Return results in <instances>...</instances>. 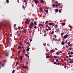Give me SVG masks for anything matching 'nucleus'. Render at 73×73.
<instances>
[{
  "instance_id": "f257e3e1",
  "label": "nucleus",
  "mask_w": 73,
  "mask_h": 73,
  "mask_svg": "<svg viewBox=\"0 0 73 73\" xmlns=\"http://www.w3.org/2000/svg\"><path fill=\"white\" fill-rule=\"evenodd\" d=\"M5 54L6 57H8L9 56V53L8 52H5Z\"/></svg>"
},
{
  "instance_id": "f03ea898",
  "label": "nucleus",
  "mask_w": 73,
  "mask_h": 73,
  "mask_svg": "<svg viewBox=\"0 0 73 73\" xmlns=\"http://www.w3.org/2000/svg\"><path fill=\"white\" fill-rule=\"evenodd\" d=\"M54 64L55 65H58L60 64V63L59 62H58V63H57L55 62H54Z\"/></svg>"
},
{
  "instance_id": "7ed1b4c3",
  "label": "nucleus",
  "mask_w": 73,
  "mask_h": 73,
  "mask_svg": "<svg viewBox=\"0 0 73 73\" xmlns=\"http://www.w3.org/2000/svg\"><path fill=\"white\" fill-rule=\"evenodd\" d=\"M68 35L67 34L65 35L64 36V38L66 39V38L67 37H68Z\"/></svg>"
},
{
  "instance_id": "20e7f679",
  "label": "nucleus",
  "mask_w": 73,
  "mask_h": 73,
  "mask_svg": "<svg viewBox=\"0 0 73 73\" xmlns=\"http://www.w3.org/2000/svg\"><path fill=\"white\" fill-rule=\"evenodd\" d=\"M29 49H30V48L29 47H28L26 49V51L27 52H29Z\"/></svg>"
},
{
  "instance_id": "39448f33",
  "label": "nucleus",
  "mask_w": 73,
  "mask_h": 73,
  "mask_svg": "<svg viewBox=\"0 0 73 73\" xmlns=\"http://www.w3.org/2000/svg\"><path fill=\"white\" fill-rule=\"evenodd\" d=\"M46 57L47 58H50V56H49V55L48 54H47V56H46Z\"/></svg>"
},
{
  "instance_id": "423d86ee",
  "label": "nucleus",
  "mask_w": 73,
  "mask_h": 73,
  "mask_svg": "<svg viewBox=\"0 0 73 73\" xmlns=\"http://www.w3.org/2000/svg\"><path fill=\"white\" fill-rule=\"evenodd\" d=\"M35 3L36 4H37V3H38V1L37 0H35Z\"/></svg>"
},
{
  "instance_id": "0eeeda50",
  "label": "nucleus",
  "mask_w": 73,
  "mask_h": 73,
  "mask_svg": "<svg viewBox=\"0 0 73 73\" xmlns=\"http://www.w3.org/2000/svg\"><path fill=\"white\" fill-rule=\"evenodd\" d=\"M25 56H26V57H27L28 58H29V56H28V54H25Z\"/></svg>"
},
{
  "instance_id": "6e6552de",
  "label": "nucleus",
  "mask_w": 73,
  "mask_h": 73,
  "mask_svg": "<svg viewBox=\"0 0 73 73\" xmlns=\"http://www.w3.org/2000/svg\"><path fill=\"white\" fill-rule=\"evenodd\" d=\"M59 57L58 56H54V58H59Z\"/></svg>"
},
{
  "instance_id": "1a4fd4ad",
  "label": "nucleus",
  "mask_w": 73,
  "mask_h": 73,
  "mask_svg": "<svg viewBox=\"0 0 73 73\" xmlns=\"http://www.w3.org/2000/svg\"><path fill=\"white\" fill-rule=\"evenodd\" d=\"M23 32L25 33H27V29H25L23 31Z\"/></svg>"
},
{
  "instance_id": "9d476101",
  "label": "nucleus",
  "mask_w": 73,
  "mask_h": 73,
  "mask_svg": "<svg viewBox=\"0 0 73 73\" xmlns=\"http://www.w3.org/2000/svg\"><path fill=\"white\" fill-rule=\"evenodd\" d=\"M30 25L31 26H33V23L31 22L30 24Z\"/></svg>"
},
{
  "instance_id": "9b49d317",
  "label": "nucleus",
  "mask_w": 73,
  "mask_h": 73,
  "mask_svg": "<svg viewBox=\"0 0 73 73\" xmlns=\"http://www.w3.org/2000/svg\"><path fill=\"white\" fill-rule=\"evenodd\" d=\"M40 2L41 3H44V1L43 0H41Z\"/></svg>"
},
{
  "instance_id": "f8f14e48",
  "label": "nucleus",
  "mask_w": 73,
  "mask_h": 73,
  "mask_svg": "<svg viewBox=\"0 0 73 73\" xmlns=\"http://www.w3.org/2000/svg\"><path fill=\"white\" fill-rule=\"evenodd\" d=\"M61 44L62 45H64L65 44V42L64 41H62L61 42Z\"/></svg>"
},
{
  "instance_id": "ddd939ff",
  "label": "nucleus",
  "mask_w": 73,
  "mask_h": 73,
  "mask_svg": "<svg viewBox=\"0 0 73 73\" xmlns=\"http://www.w3.org/2000/svg\"><path fill=\"white\" fill-rule=\"evenodd\" d=\"M34 24L35 25H37V24H36L37 23H36V21L34 22Z\"/></svg>"
},
{
  "instance_id": "4468645a",
  "label": "nucleus",
  "mask_w": 73,
  "mask_h": 73,
  "mask_svg": "<svg viewBox=\"0 0 73 73\" xmlns=\"http://www.w3.org/2000/svg\"><path fill=\"white\" fill-rule=\"evenodd\" d=\"M55 12H58V9H55Z\"/></svg>"
},
{
  "instance_id": "2eb2a0df",
  "label": "nucleus",
  "mask_w": 73,
  "mask_h": 73,
  "mask_svg": "<svg viewBox=\"0 0 73 73\" xmlns=\"http://www.w3.org/2000/svg\"><path fill=\"white\" fill-rule=\"evenodd\" d=\"M20 59H21V60H23V56H20Z\"/></svg>"
},
{
  "instance_id": "dca6fc26",
  "label": "nucleus",
  "mask_w": 73,
  "mask_h": 73,
  "mask_svg": "<svg viewBox=\"0 0 73 73\" xmlns=\"http://www.w3.org/2000/svg\"><path fill=\"white\" fill-rule=\"evenodd\" d=\"M23 68H25V69H27V67H26V66L24 65L23 66Z\"/></svg>"
},
{
  "instance_id": "f3484780",
  "label": "nucleus",
  "mask_w": 73,
  "mask_h": 73,
  "mask_svg": "<svg viewBox=\"0 0 73 73\" xmlns=\"http://www.w3.org/2000/svg\"><path fill=\"white\" fill-rule=\"evenodd\" d=\"M5 63L4 62V64H2V67H3V66H4V65H5Z\"/></svg>"
},
{
  "instance_id": "a211bd4d",
  "label": "nucleus",
  "mask_w": 73,
  "mask_h": 73,
  "mask_svg": "<svg viewBox=\"0 0 73 73\" xmlns=\"http://www.w3.org/2000/svg\"><path fill=\"white\" fill-rule=\"evenodd\" d=\"M25 49H23V52L24 53V54H25Z\"/></svg>"
},
{
  "instance_id": "6ab92c4d",
  "label": "nucleus",
  "mask_w": 73,
  "mask_h": 73,
  "mask_svg": "<svg viewBox=\"0 0 73 73\" xmlns=\"http://www.w3.org/2000/svg\"><path fill=\"white\" fill-rule=\"evenodd\" d=\"M39 25H40V26H42V27H44V26H43V25H42V24H41L40 23L39 24Z\"/></svg>"
},
{
  "instance_id": "aec40b11",
  "label": "nucleus",
  "mask_w": 73,
  "mask_h": 73,
  "mask_svg": "<svg viewBox=\"0 0 73 73\" xmlns=\"http://www.w3.org/2000/svg\"><path fill=\"white\" fill-rule=\"evenodd\" d=\"M69 63H70V64H72V63H73V61H70Z\"/></svg>"
},
{
  "instance_id": "412c9836",
  "label": "nucleus",
  "mask_w": 73,
  "mask_h": 73,
  "mask_svg": "<svg viewBox=\"0 0 73 73\" xmlns=\"http://www.w3.org/2000/svg\"><path fill=\"white\" fill-rule=\"evenodd\" d=\"M62 25H65V23H62Z\"/></svg>"
},
{
  "instance_id": "4be33fe9",
  "label": "nucleus",
  "mask_w": 73,
  "mask_h": 73,
  "mask_svg": "<svg viewBox=\"0 0 73 73\" xmlns=\"http://www.w3.org/2000/svg\"><path fill=\"white\" fill-rule=\"evenodd\" d=\"M21 46H19L17 48V49H21Z\"/></svg>"
},
{
  "instance_id": "5701e85b",
  "label": "nucleus",
  "mask_w": 73,
  "mask_h": 73,
  "mask_svg": "<svg viewBox=\"0 0 73 73\" xmlns=\"http://www.w3.org/2000/svg\"><path fill=\"white\" fill-rule=\"evenodd\" d=\"M15 70H13L12 71V73H15Z\"/></svg>"
},
{
  "instance_id": "b1692460",
  "label": "nucleus",
  "mask_w": 73,
  "mask_h": 73,
  "mask_svg": "<svg viewBox=\"0 0 73 73\" xmlns=\"http://www.w3.org/2000/svg\"><path fill=\"white\" fill-rule=\"evenodd\" d=\"M50 52L51 53H53V50H50Z\"/></svg>"
},
{
  "instance_id": "393cba45",
  "label": "nucleus",
  "mask_w": 73,
  "mask_h": 73,
  "mask_svg": "<svg viewBox=\"0 0 73 73\" xmlns=\"http://www.w3.org/2000/svg\"><path fill=\"white\" fill-rule=\"evenodd\" d=\"M17 65H18V62H17L16 63V65H15V66H17Z\"/></svg>"
},
{
  "instance_id": "a878e982",
  "label": "nucleus",
  "mask_w": 73,
  "mask_h": 73,
  "mask_svg": "<svg viewBox=\"0 0 73 73\" xmlns=\"http://www.w3.org/2000/svg\"><path fill=\"white\" fill-rule=\"evenodd\" d=\"M18 53L20 54V50H19L18 52Z\"/></svg>"
},
{
  "instance_id": "bb28decb",
  "label": "nucleus",
  "mask_w": 73,
  "mask_h": 73,
  "mask_svg": "<svg viewBox=\"0 0 73 73\" xmlns=\"http://www.w3.org/2000/svg\"><path fill=\"white\" fill-rule=\"evenodd\" d=\"M53 33H54V31H52L51 34V35H53Z\"/></svg>"
},
{
  "instance_id": "cd10ccee",
  "label": "nucleus",
  "mask_w": 73,
  "mask_h": 73,
  "mask_svg": "<svg viewBox=\"0 0 73 73\" xmlns=\"http://www.w3.org/2000/svg\"><path fill=\"white\" fill-rule=\"evenodd\" d=\"M56 62H58V59H56Z\"/></svg>"
},
{
  "instance_id": "c85d7f7f",
  "label": "nucleus",
  "mask_w": 73,
  "mask_h": 73,
  "mask_svg": "<svg viewBox=\"0 0 73 73\" xmlns=\"http://www.w3.org/2000/svg\"><path fill=\"white\" fill-rule=\"evenodd\" d=\"M52 7H55V5L54 4L52 5Z\"/></svg>"
},
{
  "instance_id": "c756f323",
  "label": "nucleus",
  "mask_w": 73,
  "mask_h": 73,
  "mask_svg": "<svg viewBox=\"0 0 73 73\" xmlns=\"http://www.w3.org/2000/svg\"><path fill=\"white\" fill-rule=\"evenodd\" d=\"M46 27H47V28H48V27H49V26H48V25H46Z\"/></svg>"
},
{
  "instance_id": "7c9ffc66",
  "label": "nucleus",
  "mask_w": 73,
  "mask_h": 73,
  "mask_svg": "<svg viewBox=\"0 0 73 73\" xmlns=\"http://www.w3.org/2000/svg\"><path fill=\"white\" fill-rule=\"evenodd\" d=\"M29 28H30V29H32V27L31 26H30Z\"/></svg>"
},
{
  "instance_id": "2f4dec72",
  "label": "nucleus",
  "mask_w": 73,
  "mask_h": 73,
  "mask_svg": "<svg viewBox=\"0 0 73 73\" xmlns=\"http://www.w3.org/2000/svg\"><path fill=\"white\" fill-rule=\"evenodd\" d=\"M61 36H63L64 35V33H61Z\"/></svg>"
},
{
  "instance_id": "473e14b6",
  "label": "nucleus",
  "mask_w": 73,
  "mask_h": 73,
  "mask_svg": "<svg viewBox=\"0 0 73 73\" xmlns=\"http://www.w3.org/2000/svg\"><path fill=\"white\" fill-rule=\"evenodd\" d=\"M48 23H49V22H48V21H47L46 22V24Z\"/></svg>"
},
{
  "instance_id": "72a5a7b5",
  "label": "nucleus",
  "mask_w": 73,
  "mask_h": 73,
  "mask_svg": "<svg viewBox=\"0 0 73 73\" xmlns=\"http://www.w3.org/2000/svg\"><path fill=\"white\" fill-rule=\"evenodd\" d=\"M45 12L46 13H48V10H46L45 11Z\"/></svg>"
},
{
  "instance_id": "f704fd0d",
  "label": "nucleus",
  "mask_w": 73,
  "mask_h": 73,
  "mask_svg": "<svg viewBox=\"0 0 73 73\" xmlns=\"http://www.w3.org/2000/svg\"><path fill=\"white\" fill-rule=\"evenodd\" d=\"M54 36L55 38H56V37H57V36H56V35H54Z\"/></svg>"
},
{
  "instance_id": "c9c22d12",
  "label": "nucleus",
  "mask_w": 73,
  "mask_h": 73,
  "mask_svg": "<svg viewBox=\"0 0 73 73\" xmlns=\"http://www.w3.org/2000/svg\"><path fill=\"white\" fill-rule=\"evenodd\" d=\"M56 31L57 32H58V31H59V29H56Z\"/></svg>"
},
{
  "instance_id": "e433bc0d",
  "label": "nucleus",
  "mask_w": 73,
  "mask_h": 73,
  "mask_svg": "<svg viewBox=\"0 0 73 73\" xmlns=\"http://www.w3.org/2000/svg\"><path fill=\"white\" fill-rule=\"evenodd\" d=\"M49 25H51V23H49Z\"/></svg>"
},
{
  "instance_id": "4c0bfd02",
  "label": "nucleus",
  "mask_w": 73,
  "mask_h": 73,
  "mask_svg": "<svg viewBox=\"0 0 73 73\" xmlns=\"http://www.w3.org/2000/svg\"><path fill=\"white\" fill-rule=\"evenodd\" d=\"M55 27L56 28H57V27H58V26L57 25H55Z\"/></svg>"
},
{
  "instance_id": "58836bf2",
  "label": "nucleus",
  "mask_w": 73,
  "mask_h": 73,
  "mask_svg": "<svg viewBox=\"0 0 73 73\" xmlns=\"http://www.w3.org/2000/svg\"><path fill=\"white\" fill-rule=\"evenodd\" d=\"M58 6H60L61 5V4H60V3H58Z\"/></svg>"
},
{
  "instance_id": "ea45409f",
  "label": "nucleus",
  "mask_w": 73,
  "mask_h": 73,
  "mask_svg": "<svg viewBox=\"0 0 73 73\" xmlns=\"http://www.w3.org/2000/svg\"><path fill=\"white\" fill-rule=\"evenodd\" d=\"M68 45H70V42H68Z\"/></svg>"
},
{
  "instance_id": "a19ab883",
  "label": "nucleus",
  "mask_w": 73,
  "mask_h": 73,
  "mask_svg": "<svg viewBox=\"0 0 73 73\" xmlns=\"http://www.w3.org/2000/svg\"><path fill=\"white\" fill-rule=\"evenodd\" d=\"M47 35L46 34H44V37H45Z\"/></svg>"
},
{
  "instance_id": "79ce46f5",
  "label": "nucleus",
  "mask_w": 73,
  "mask_h": 73,
  "mask_svg": "<svg viewBox=\"0 0 73 73\" xmlns=\"http://www.w3.org/2000/svg\"><path fill=\"white\" fill-rule=\"evenodd\" d=\"M68 59L70 61H71L72 60V59H71V58H69Z\"/></svg>"
},
{
  "instance_id": "37998d69",
  "label": "nucleus",
  "mask_w": 73,
  "mask_h": 73,
  "mask_svg": "<svg viewBox=\"0 0 73 73\" xmlns=\"http://www.w3.org/2000/svg\"><path fill=\"white\" fill-rule=\"evenodd\" d=\"M54 25V23H51V25Z\"/></svg>"
},
{
  "instance_id": "c03bdc74",
  "label": "nucleus",
  "mask_w": 73,
  "mask_h": 73,
  "mask_svg": "<svg viewBox=\"0 0 73 73\" xmlns=\"http://www.w3.org/2000/svg\"><path fill=\"white\" fill-rule=\"evenodd\" d=\"M55 7H58V5L57 4L56 5Z\"/></svg>"
},
{
  "instance_id": "a18cd8bd",
  "label": "nucleus",
  "mask_w": 73,
  "mask_h": 73,
  "mask_svg": "<svg viewBox=\"0 0 73 73\" xmlns=\"http://www.w3.org/2000/svg\"><path fill=\"white\" fill-rule=\"evenodd\" d=\"M6 2H7V3H9V0H6Z\"/></svg>"
},
{
  "instance_id": "49530a36",
  "label": "nucleus",
  "mask_w": 73,
  "mask_h": 73,
  "mask_svg": "<svg viewBox=\"0 0 73 73\" xmlns=\"http://www.w3.org/2000/svg\"><path fill=\"white\" fill-rule=\"evenodd\" d=\"M48 28L49 30H50L51 29V28H50L49 27H48Z\"/></svg>"
},
{
  "instance_id": "de8ad7c7",
  "label": "nucleus",
  "mask_w": 73,
  "mask_h": 73,
  "mask_svg": "<svg viewBox=\"0 0 73 73\" xmlns=\"http://www.w3.org/2000/svg\"><path fill=\"white\" fill-rule=\"evenodd\" d=\"M34 28H35V29H36V28H37V27H36V26H35V27H34Z\"/></svg>"
},
{
  "instance_id": "09e8293b",
  "label": "nucleus",
  "mask_w": 73,
  "mask_h": 73,
  "mask_svg": "<svg viewBox=\"0 0 73 73\" xmlns=\"http://www.w3.org/2000/svg\"><path fill=\"white\" fill-rule=\"evenodd\" d=\"M16 24H14V27H16Z\"/></svg>"
},
{
  "instance_id": "8fccbe9b",
  "label": "nucleus",
  "mask_w": 73,
  "mask_h": 73,
  "mask_svg": "<svg viewBox=\"0 0 73 73\" xmlns=\"http://www.w3.org/2000/svg\"><path fill=\"white\" fill-rule=\"evenodd\" d=\"M40 12H42L43 10L42 9H41L40 10Z\"/></svg>"
},
{
  "instance_id": "3c124183",
  "label": "nucleus",
  "mask_w": 73,
  "mask_h": 73,
  "mask_svg": "<svg viewBox=\"0 0 73 73\" xmlns=\"http://www.w3.org/2000/svg\"><path fill=\"white\" fill-rule=\"evenodd\" d=\"M57 3H58V2L56 1L55 2V4H57Z\"/></svg>"
},
{
  "instance_id": "603ef678",
  "label": "nucleus",
  "mask_w": 73,
  "mask_h": 73,
  "mask_svg": "<svg viewBox=\"0 0 73 73\" xmlns=\"http://www.w3.org/2000/svg\"><path fill=\"white\" fill-rule=\"evenodd\" d=\"M69 57H72V55H69Z\"/></svg>"
},
{
  "instance_id": "864d4df0",
  "label": "nucleus",
  "mask_w": 73,
  "mask_h": 73,
  "mask_svg": "<svg viewBox=\"0 0 73 73\" xmlns=\"http://www.w3.org/2000/svg\"><path fill=\"white\" fill-rule=\"evenodd\" d=\"M66 58H68V56H66Z\"/></svg>"
},
{
  "instance_id": "5fc2aeb1",
  "label": "nucleus",
  "mask_w": 73,
  "mask_h": 73,
  "mask_svg": "<svg viewBox=\"0 0 73 73\" xmlns=\"http://www.w3.org/2000/svg\"><path fill=\"white\" fill-rule=\"evenodd\" d=\"M69 50H72V48H70L68 49Z\"/></svg>"
},
{
  "instance_id": "6e6d98bb",
  "label": "nucleus",
  "mask_w": 73,
  "mask_h": 73,
  "mask_svg": "<svg viewBox=\"0 0 73 73\" xmlns=\"http://www.w3.org/2000/svg\"><path fill=\"white\" fill-rule=\"evenodd\" d=\"M29 44V42H27V43H26V44H27V45H28V44Z\"/></svg>"
},
{
  "instance_id": "4d7b16f0",
  "label": "nucleus",
  "mask_w": 73,
  "mask_h": 73,
  "mask_svg": "<svg viewBox=\"0 0 73 73\" xmlns=\"http://www.w3.org/2000/svg\"><path fill=\"white\" fill-rule=\"evenodd\" d=\"M64 65H66V62H64Z\"/></svg>"
},
{
  "instance_id": "13d9d810",
  "label": "nucleus",
  "mask_w": 73,
  "mask_h": 73,
  "mask_svg": "<svg viewBox=\"0 0 73 73\" xmlns=\"http://www.w3.org/2000/svg\"><path fill=\"white\" fill-rule=\"evenodd\" d=\"M25 73H28V72H27L26 71H25Z\"/></svg>"
},
{
  "instance_id": "bf43d9fd",
  "label": "nucleus",
  "mask_w": 73,
  "mask_h": 73,
  "mask_svg": "<svg viewBox=\"0 0 73 73\" xmlns=\"http://www.w3.org/2000/svg\"><path fill=\"white\" fill-rule=\"evenodd\" d=\"M69 27H70V28H72V26H69Z\"/></svg>"
},
{
  "instance_id": "052dcab7",
  "label": "nucleus",
  "mask_w": 73,
  "mask_h": 73,
  "mask_svg": "<svg viewBox=\"0 0 73 73\" xmlns=\"http://www.w3.org/2000/svg\"><path fill=\"white\" fill-rule=\"evenodd\" d=\"M61 10H59V13H61Z\"/></svg>"
},
{
  "instance_id": "680f3d73",
  "label": "nucleus",
  "mask_w": 73,
  "mask_h": 73,
  "mask_svg": "<svg viewBox=\"0 0 73 73\" xmlns=\"http://www.w3.org/2000/svg\"><path fill=\"white\" fill-rule=\"evenodd\" d=\"M70 46H72V44H70L69 45Z\"/></svg>"
},
{
  "instance_id": "e2e57ef3",
  "label": "nucleus",
  "mask_w": 73,
  "mask_h": 73,
  "mask_svg": "<svg viewBox=\"0 0 73 73\" xmlns=\"http://www.w3.org/2000/svg\"><path fill=\"white\" fill-rule=\"evenodd\" d=\"M70 54H73V52H71Z\"/></svg>"
},
{
  "instance_id": "0e129e2a",
  "label": "nucleus",
  "mask_w": 73,
  "mask_h": 73,
  "mask_svg": "<svg viewBox=\"0 0 73 73\" xmlns=\"http://www.w3.org/2000/svg\"><path fill=\"white\" fill-rule=\"evenodd\" d=\"M18 29H21V28L20 27H19Z\"/></svg>"
},
{
  "instance_id": "69168bd1",
  "label": "nucleus",
  "mask_w": 73,
  "mask_h": 73,
  "mask_svg": "<svg viewBox=\"0 0 73 73\" xmlns=\"http://www.w3.org/2000/svg\"><path fill=\"white\" fill-rule=\"evenodd\" d=\"M27 21H25V24H27Z\"/></svg>"
},
{
  "instance_id": "338daca9",
  "label": "nucleus",
  "mask_w": 73,
  "mask_h": 73,
  "mask_svg": "<svg viewBox=\"0 0 73 73\" xmlns=\"http://www.w3.org/2000/svg\"><path fill=\"white\" fill-rule=\"evenodd\" d=\"M39 9L40 10L41 9H42V7H40V8H39Z\"/></svg>"
},
{
  "instance_id": "774afa93",
  "label": "nucleus",
  "mask_w": 73,
  "mask_h": 73,
  "mask_svg": "<svg viewBox=\"0 0 73 73\" xmlns=\"http://www.w3.org/2000/svg\"><path fill=\"white\" fill-rule=\"evenodd\" d=\"M66 48H68L69 47V46H68V45H66Z\"/></svg>"
}]
</instances>
